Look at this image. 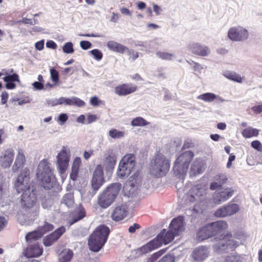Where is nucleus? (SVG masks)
<instances>
[{
	"label": "nucleus",
	"mask_w": 262,
	"mask_h": 262,
	"mask_svg": "<svg viewBox=\"0 0 262 262\" xmlns=\"http://www.w3.org/2000/svg\"><path fill=\"white\" fill-rule=\"evenodd\" d=\"M110 233V228L105 225H100L90 235L88 239L90 249L98 252L106 242Z\"/></svg>",
	"instance_id": "1"
},
{
	"label": "nucleus",
	"mask_w": 262,
	"mask_h": 262,
	"mask_svg": "<svg viewBox=\"0 0 262 262\" xmlns=\"http://www.w3.org/2000/svg\"><path fill=\"white\" fill-rule=\"evenodd\" d=\"M121 184L114 183L109 185L98 196V204L103 209L111 206L116 199L120 189Z\"/></svg>",
	"instance_id": "2"
},
{
	"label": "nucleus",
	"mask_w": 262,
	"mask_h": 262,
	"mask_svg": "<svg viewBox=\"0 0 262 262\" xmlns=\"http://www.w3.org/2000/svg\"><path fill=\"white\" fill-rule=\"evenodd\" d=\"M170 162L163 154L158 152L151 161L150 171L156 177L166 174L170 169Z\"/></svg>",
	"instance_id": "3"
},
{
	"label": "nucleus",
	"mask_w": 262,
	"mask_h": 262,
	"mask_svg": "<svg viewBox=\"0 0 262 262\" xmlns=\"http://www.w3.org/2000/svg\"><path fill=\"white\" fill-rule=\"evenodd\" d=\"M194 156L193 152L187 150L182 152L177 158L173 167V172L176 176L182 179L185 177Z\"/></svg>",
	"instance_id": "4"
},
{
	"label": "nucleus",
	"mask_w": 262,
	"mask_h": 262,
	"mask_svg": "<svg viewBox=\"0 0 262 262\" xmlns=\"http://www.w3.org/2000/svg\"><path fill=\"white\" fill-rule=\"evenodd\" d=\"M36 177L45 189H50L52 187L55 177L50 167V163L47 160L44 159L39 163Z\"/></svg>",
	"instance_id": "5"
},
{
	"label": "nucleus",
	"mask_w": 262,
	"mask_h": 262,
	"mask_svg": "<svg viewBox=\"0 0 262 262\" xmlns=\"http://www.w3.org/2000/svg\"><path fill=\"white\" fill-rule=\"evenodd\" d=\"M20 203L23 208L34 210L32 212L33 216L38 215L39 212V204L38 203V198L36 187L28 191H25L21 195Z\"/></svg>",
	"instance_id": "6"
},
{
	"label": "nucleus",
	"mask_w": 262,
	"mask_h": 262,
	"mask_svg": "<svg viewBox=\"0 0 262 262\" xmlns=\"http://www.w3.org/2000/svg\"><path fill=\"white\" fill-rule=\"evenodd\" d=\"M30 183V170L28 168H25L17 177L15 183L14 187L18 193H24L35 187Z\"/></svg>",
	"instance_id": "7"
},
{
	"label": "nucleus",
	"mask_w": 262,
	"mask_h": 262,
	"mask_svg": "<svg viewBox=\"0 0 262 262\" xmlns=\"http://www.w3.org/2000/svg\"><path fill=\"white\" fill-rule=\"evenodd\" d=\"M135 157L134 154L125 155L119 162L117 175L119 178L127 177L135 166Z\"/></svg>",
	"instance_id": "8"
},
{
	"label": "nucleus",
	"mask_w": 262,
	"mask_h": 262,
	"mask_svg": "<svg viewBox=\"0 0 262 262\" xmlns=\"http://www.w3.org/2000/svg\"><path fill=\"white\" fill-rule=\"evenodd\" d=\"M206 185L202 184H196L192 187L187 193V199L190 202L202 200L207 194Z\"/></svg>",
	"instance_id": "9"
},
{
	"label": "nucleus",
	"mask_w": 262,
	"mask_h": 262,
	"mask_svg": "<svg viewBox=\"0 0 262 262\" xmlns=\"http://www.w3.org/2000/svg\"><path fill=\"white\" fill-rule=\"evenodd\" d=\"M105 183L103 167L100 164L96 166L92 178V189L96 192Z\"/></svg>",
	"instance_id": "10"
},
{
	"label": "nucleus",
	"mask_w": 262,
	"mask_h": 262,
	"mask_svg": "<svg viewBox=\"0 0 262 262\" xmlns=\"http://www.w3.org/2000/svg\"><path fill=\"white\" fill-rule=\"evenodd\" d=\"M249 36L247 30L241 27H232L228 32L230 39L235 41H242L246 40Z\"/></svg>",
	"instance_id": "11"
},
{
	"label": "nucleus",
	"mask_w": 262,
	"mask_h": 262,
	"mask_svg": "<svg viewBox=\"0 0 262 262\" xmlns=\"http://www.w3.org/2000/svg\"><path fill=\"white\" fill-rule=\"evenodd\" d=\"M70 154L67 151L66 147H63L57 156V164L59 172H65L69 166Z\"/></svg>",
	"instance_id": "12"
},
{
	"label": "nucleus",
	"mask_w": 262,
	"mask_h": 262,
	"mask_svg": "<svg viewBox=\"0 0 262 262\" xmlns=\"http://www.w3.org/2000/svg\"><path fill=\"white\" fill-rule=\"evenodd\" d=\"M239 210V206L236 204H228L217 209L214 215L218 217H225L235 214Z\"/></svg>",
	"instance_id": "13"
},
{
	"label": "nucleus",
	"mask_w": 262,
	"mask_h": 262,
	"mask_svg": "<svg viewBox=\"0 0 262 262\" xmlns=\"http://www.w3.org/2000/svg\"><path fill=\"white\" fill-rule=\"evenodd\" d=\"M138 87L132 83H124L115 88V93L119 96H127L135 92Z\"/></svg>",
	"instance_id": "14"
},
{
	"label": "nucleus",
	"mask_w": 262,
	"mask_h": 262,
	"mask_svg": "<svg viewBox=\"0 0 262 262\" xmlns=\"http://www.w3.org/2000/svg\"><path fill=\"white\" fill-rule=\"evenodd\" d=\"M117 157L112 149L108 150L104 155L103 166L107 171H112L116 163Z\"/></svg>",
	"instance_id": "15"
},
{
	"label": "nucleus",
	"mask_w": 262,
	"mask_h": 262,
	"mask_svg": "<svg viewBox=\"0 0 262 262\" xmlns=\"http://www.w3.org/2000/svg\"><path fill=\"white\" fill-rule=\"evenodd\" d=\"M184 224V217L180 215L172 220L169 225V229L177 236L179 235L185 230Z\"/></svg>",
	"instance_id": "16"
},
{
	"label": "nucleus",
	"mask_w": 262,
	"mask_h": 262,
	"mask_svg": "<svg viewBox=\"0 0 262 262\" xmlns=\"http://www.w3.org/2000/svg\"><path fill=\"white\" fill-rule=\"evenodd\" d=\"M66 228L62 226L55 230L50 234L46 236L43 239V243L45 246H50L65 232Z\"/></svg>",
	"instance_id": "17"
},
{
	"label": "nucleus",
	"mask_w": 262,
	"mask_h": 262,
	"mask_svg": "<svg viewBox=\"0 0 262 262\" xmlns=\"http://www.w3.org/2000/svg\"><path fill=\"white\" fill-rule=\"evenodd\" d=\"M14 157V151L11 148L5 150L0 157V165L3 168H9L11 166Z\"/></svg>",
	"instance_id": "18"
},
{
	"label": "nucleus",
	"mask_w": 262,
	"mask_h": 262,
	"mask_svg": "<svg viewBox=\"0 0 262 262\" xmlns=\"http://www.w3.org/2000/svg\"><path fill=\"white\" fill-rule=\"evenodd\" d=\"M177 236L174 233L169 230L166 231L165 229H163L160 233L156 236L155 239H157L160 243V246L163 244H167L172 241L174 236Z\"/></svg>",
	"instance_id": "19"
},
{
	"label": "nucleus",
	"mask_w": 262,
	"mask_h": 262,
	"mask_svg": "<svg viewBox=\"0 0 262 262\" xmlns=\"http://www.w3.org/2000/svg\"><path fill=\"white\" fill-rule=\"evenodd\" d=\"M42 252L43 248L38 243L29 246L24 251L25 255L27 257H38Z\"/></svg>",
	"instance_id": "20"
},
{
	"label": "nucleus",
	"mask_w": 262,
	"mask_h": 262,
	"mask_svg": "<svg viewBox=\"0 0 262 262\" xmlns=\"http://www.w3.org/2000/svg\"><path fill=\"white\" fill-rule=\"evenodd\" d=\"M214 236L210 224L201 227L196 233V238L198 241H203L209 237Z\"/></svg>",
	"instance_id": "21"
},
{
	"label": "nucleus",
	"mask_w": 262,
	"mask_h": 262,
	"mask_svg": "<svg viewBox=\"0 0 262 262\" xmlns=\"http://www.w3.org/2000/svg\"><path fill=\"white\" fill-rule=\"evenodd\" d=\"M26 157L22 149H19L14 163L12 166L14 172H18L19 169L23 168L26 163Z\"/></svg>",
	"instance_id": "22"
},
{
	"label": "nucleus",
	"mask_w": 262,
	"mask_h": 262,
	"mask_svg": "<svg viewBox=\"0 0 262 262\" xmlns=\"http://www.w3.org/2000/svg\"><path fill=\"white\" fill-rule=\"evenodd\" d=\"M128 210L124 206H117L114 209L111 217L115 221H120L124 219L127 214Z\"/></svg>",
	"instance_id": "23"
},
{
	"label": "nucleus",
	"mask_w": 262,
	"mask_h": 262,
	"mask_svg": "<svg viewBox=\"0 0 262 262\" xmlns=\"http://www.w3.org/2000/svg\"><path fill=\"white\" fill-rule=\"evenodd\" d=\"M213 236L221 234L228 227L227 223L225 221H218L210 223Z\"/></svg>",
	"instance_id": "24"
},
{
	"label": "nucleus",
	"mask_w": 262,
	"mask_h": 262,
	"mask_svg": "<svg viewBox=\"0 0 262 262\" xmlns=\"http://www.w3.org/2000/svg\"><path fill=\"white\" fill-rule=\"evenodd\" d=\"M160 247V243L157 239H153L143 245L138 251L141 254H145Z\"/></svg>",
	"instance_id": "25"
},
{
	"label": "nucleus",
	"mask_w": 262,
	"mask_h": 262,
	"mask_svg": "<svg viewBox=\"0 0 262 262\" xmlns=\"http://www.w3.org/2000/svg\"><path fill=\"white\" fill-rule=\"evenodd\" d=\"M190 50L192 53L201 56H206L209 53V49L208 47L202 46L198 43L191 45Z\"/></svg>",
	"instance_id": "26"
},
{
	"label": "nucleus",
	"mask_w": 262,
	"mask_h": 262,
	"mask_svg": "<svg viewBox=\"0 0 262 262\" xmlns=\"http://www.w3.org/2000/svg\"><path fill=\"white\" fill-rule=\"evenodd\" d=\"M215 182L211 183L210 185V189L214 190L222 188L223 185L227 183L228 179L226 175L224 174H219L214 177Z\"/></svg>",
	"instance_id": "27"
},
{
	"label": "nucleus",
	"mask_w": 262,
	"mask_h": 262,
	"mask_svg": "<svg viewBox=\"0 0 262 262\" xmlns=\"http://www.w3.org/2000/svg\"><path fill=\"white\" fill-rule=\"evenodd\" d=\"M209 255V251L205 247H200L195 249L192 253V257L195 260L202 261Z\"/></svg>",
	"instance_id": "28"
},
{
	"label": "nucleus",
	"mask_w": 262,
	"mask_h": 262,
	"mask_svg": "<svg viewBox=\"0 0 262 262\" xmlns=\"http://www.w3.org/2000/svg\"><path fill=\"white\" fill-rule=\"evenodd\" d=\"M3 80L6 82L5 87L8 90H13L16 88L14 82H20L19 76L16 73L8 75L3 78Z\"/></svg>",
	"instance_id": "29"
},
{
	"label": "nucleus",
	"mask_w": 262,
	"mask_h": 262,
	"mask_svg": "<svg viewBox=\"0 0 262 262\" xmlns=\"http://www.w3.org/2000/svg\"><path fill=\"white\" fill-rule=\"evenodd\" d=\"M205 169V164L201 159H195L193 162L190 172L194 176L202 173Z\"/></svg>",
	"instance_id": "30"
},
{
	"label": "nucleus",
	"mask_w": 262,
	"mask_h": 262,
	"mask_svg": "<svg viewBox=\"0 0 262 262\" xmlns=\"http://www.w3.org/2000/svg\"><path fill=\"white\" fill-rule=\"evenodd\" d=\"M107 47L109 50L119 53H123L128 50L126 47L113 40L108 41Z\"/></svg>",
	"instance_id": "31"
},
{
	"label": "nucleus",
	"mask_w": 262,
	"mask_h": 262,
	"mask_svg": "<svg viewBox=\"0 0 262 262\" xmlns=\"http://www.w3.org/2000/svg\"><path fill=\"white\" fill-rule=\"evenodd\" d=\"M141 181L140 173L137 171L129 178L125 184V186H128L133 188L139 185L141 183Z\"/></svg>",
	"instance_id": "32"
},
{
	"label": "nucleus",
	"mask_w": 262,
	"mask_h": 262,
	"mask_svg": "<svg viewBox=\"0 0 262 262\" xmlns=\"http://www.w3.org/2000/svg\"><path fill=\"white\" fill-rule=\"evenodd\" d=\"M233 192L234 190L232 188H225L224 191L219 193V199L215 203L220 204L221 202H225L233 195Z\"/></svg>",
	"instance_id": "33"
},
{
	"label": "nucleus",
	"mask_w": 262,
	"mask_h": 262,
	"mask_svg": "<svg viewBox=\"0 0 262 262\" xmlns=\"http://www.w3.org/2000/svg\"><path fill=\"white\" fill-rule=\"evenodd\" d=\"M65 104L69 105H74L78 107L84 106L85 103L84 101L77 97H73L71 98H66Z\"/></svg>",
	"instance_id": "34"
},
{
	"label": "nucleus",
	"mask_w": 262,
	"mask_h": 262,
	"mask_svg": "<svg viewBox=\"0 0 262 262\" xmlns=\"http://www.w3.org/2000/svg\"><path fill=\"white\" fill-rule=\"evenodd\" d=\"M73 255L72 251L70 250L62 251L59 255V262H70Z\"/></svg>",
	"instance_id": "35"
},
{
	"label": "nucleus",
	"mask_w": 262,
	"mask_h": 262,
	"mask_svg": "<svg viewBox=\"0 0 262 262\" xmlns=\"http://www.w3.org/2000/svg\"><path fill=\"white\" fill-rule=\"evenodd\" d=\"M42 236L39 232L38 229L32 232H28L26 235V241L27 242H31L40 238Z\"/></svg>",
	"instance_id": "36"
},
{
	"label": "nucleus",
	"mask_w": 262,
	"mask_h": 262,
	"mask_svg": "<svg viewBox=\"0 0 262 262\" xmlns=\"http://www.w3.org/2000/svg\"><path fill=\"white\" fill-rule=\"evenodd\" d=\"M259 134V131L257 129L252 127H248L244 129L242 132V135L245 138H251L256 137Z\"/></svg>",
	"instance_id": "37"
},
{
	"label": "nucleus",
	"mask_w": 262,
	"mask_h": 262,
	"mask_svg": "<svg viewBox=\"0 0 262 262\" xmlns=\"http://www.w3.org/2000/svg\"><path fill=\"white\" fill-rule=\"evenodd\" d=\"M86 216V211L84 207L80 206L76 212V214L73 219L72 224L78 222V221L83 219Z\"/></svg>",
	"instance_id": "38"
},
{
	"label": "nucleus",
	"mask_w": 262,
	"mask_h": 262,
	"mask_svg": "<svg viewBox=\"0 0 262 262\" xmlns=\"http://www.w3.org/2000/svg\"><path fill=\"white\" fill-rule=\"evenodd\" d=\"M224 75L227 78L230 80L238 83L242 82V78L241 76L235 72L227 71L226 72Z\"/></svg>",
	"instance_id": "39"
},
{
	"label": "nucleus",
	"mask_w": 262,
	"mask_h": 262,
	"mask_svg": "<svg viewBox=\"0 0 262 262\" xmlns=\"http://www.w3.org/2000/svg\"><path fill=\"white\" fill-rule=\"evenodd\" d=\"M37 229L41 235L43 236L46 233L53 230L54 229V226L52 224L45 221L43 225L42 226H39Z\"/></svg>",
	"instance_id": "40"
},
{
	"label": "nucleus",
	"mask_w": 262,
	"mask_h": 262,
	"mask_svg": "<svg viewBox=\"0 0 262 262\" xmlns=\"http://www.w3.org/2000/svg\"><path fill=\"white\" fill-rule=\"evenodd\" d=\"M217 96L213 93H206L198 96L197 98L205 102H210L214 101Z\"/></svg>",
	"instance_id": "41"
},
{
	"label": "nucleus",
	"mask_w": 262,
	"mask_h": 262,
	"mask_svg": "<svg viewBox=\"0 0 262 262\" xmlns=\"http://www.w3.org/2000/svg\"><path fill=\"white\" fill-rule=\"evenodd\" d=\"M62 203L68 207H71L74 204V199L73 194L72 193H68L66 194L62 198Z\"/></svg>",
	"instance_id": "42"
},
{
	"label": "nucleus",
	"mask_w": 262,
	"mask_h": 262,
	"mask_svg": "<svg viewBox=\"0 0 262 262\" xmlns=\"http://www.w3.org/2000/svg\"><path fill=\"white\" fill-rule=\"evenodd\" d=\"M149 124V122L141 117H138L133 119L131 122V125L133 126H143Z\"/></svg>",
	"instance_id": "43"
},
{
	"label": "nucleus",
	"mask_w": 262,
	"mask_h": 262,
	"mask_svg": "<svg viewBox=\"0 0 262 262\" xmlns=\"http://www.w3.org/2000/svg\"><path fill=\"white\" fill-rule=\"evenodd\" d=\"M50 73L51 75V79L54 83L55 85L57 84L59 81L58 72L52 68L50 70Z\"/></svg>",
	"instance_id": "44"
},
{
	"label": "nucleus",
	"mask_w": 262,
	"mask_h": 262,
	"mask_svg": "<svg viewBox=\"0 0 262 262\" xmlns=\"http://www.w3.org/2000/svg\"><path fill=\"white\" fill-rule=\"evenodd\" d=\"M109 135L111 138L114 139L120 138L124 136V132L114 128L110 130Z\"/></svg>",
	"instance_id": "45"
},
{
	"label": "nucleus",
	"mask_w": 262,
	"mask_h": 262,
	"mask_svg": "<svg viewBox=\"0 0 262 262\" xmlns=\"http://www.w3.org/2000/svg\"><path fill=\"white\" fill-rule=\"evenodd\" d=\"M157 56L164 60H170L172 59L173 57V54L165 52H158L156 53Z\"/></svg>",
	"instance_id": "46"
},
{
	"label": "nucleus",
	"mask_w": 262,
	"mask_h": 262,
	"mask_svg": "<svg viewBox=\"0 0 262 262\" xmlns=\"http://www.w3.org/2000/svg\"><path fill=\"white\" fill-rule=\"evenodd\" d=\"M62 50L65 53H73L74 51L73 43L71 42L66 43L63 46Z\"/></svg>",
	"instance_id": "47"
},
{
	"label": "nucleus",
	"mask_w": 262,
	"mask_h": 262,
	"mask_svg": "<svg viewBox=\"0 0 262 262\" xmlns=\"http://www.w3.org/2000/svg\"><path fill=\"white\" fill-rule=\"evenodd\" d=\"M90 52L96 60H100L102 58L103 54L98 49H93Z\"/></svg>",
	"instance_id": "48"
},
{
	"label": "nucleus",
	"mask_w": 262,
	"mask_h": 262,
	"mask_svg": "<svg viewBox=\"0 0 262 262\" xmlns=\"http://www.w3.org/2000/svg\"><path fill=\"white\" fill-rule=\"evenodd\" d=\"M157 262H174V257L170 254H166Z\"/></svg>",
	"instance_id": "49"
},
{
	"label": "nucleus",
	"mask_w": 262,
	"mask_h": 262,
	"mask_svg": "<svg viewBox=\"0 0 262 262\" xmlns=\"http://www.w3.org/2000/svg\"><path fill=\"white\" fill-rule=\"evenodd\" d=\"M81 159L79 157H76L73 163L72 169L79 170L81 164Z\"/></svg>",
	"instance_id": "50"
},
{
	"label": "nucleus",
	"mask_w": 262,
	"mask_h": 262,
	"mask_svg": "<svg viewBox=\"0 0 262 262\" xmlns=\"http://www.w3.org/2000/svg\"><path fill=\"white\" fill-rule=\"evenodd\" d=\"M251 146L259 151H262V145L258 140H255L251 142Z\"/></svg>",
	"instance_id": "51"
},
{
	"label": "nucleus",
	"mask_w": 262,
	"mask_h": 262,
	"mask_svg": "<svg viewBox=\"0 0 262 262\" xmlns=\"http://www.w3.org/2000/svg\"><path fill=\"white\" fill-rule=\"evenodd\" d=\"M68 119V116L66 114L63 113L59 115L58 118V123L62 125Z\"/></svg>",
	"instance_id": "52"
},
{
	"label": "nucleus",
	"mask_w": 262,
	"mask_h": 262,
	"mask_svg": "<svg viewBox=\"0 0 262 262\" xmlns=\"http://www.w3.org/2000/svg\"><path fill=\"white\" fill-rule=\"evenodd\" d=\"M80 45L81 48L83 50H87L90 48L92 46L91 43L86 40H82L80 41Z\"/></svg>",
	"instance_id": "53"
},
{
	"label": "nucleus",
	"mask_w": 262,
	"mask_h": 262,
	"mask_svg": "<svg viewBox=\"0 0 262 262\" xmlns=\"http://www.w3.org/2000/svg\"><path fill=\"white\" fill-rule=\"evenodd\" d=\"M194 147V144L190 140H186L185 141L182 146V149H186Z\"/></svg>",
	"instance_id": "54"
},
{
	"label": "nucleus",
	"mask_w": 262,
	"mask_h": 262,
	"mask_svg": "<svg viewBox=\"0 0 262 262\" xmlns=\"http://www.w3.org/2000/svg\"><path fill=\"white\" fill-rule=\"evenodd\" d=\"M9 98L8 93L6 91L3 92L1 94V103L5 104L7 103Z\"/></svg>",
	"instance_id": "55"
},
{
	"label": "nucleus",
	"mask_w": 262,
	"mask_h": 262,
	"mask_svg": "<svg viewBox=\"0 0 262 262\" xmlns=\"http://www.w3.org/2000/svg\"><path fill=\"white\" fill-rule=\"evenodd\" d=\"M253 112L256 114H259L262 112V104L255 105L251 108Z\"/></svg>",
	"instance_id": "56"
},
{
	"label": "nucleus",
	"mask_w": 262,
	"mask_h": 262,
	"mask_svg": "<svg viewBox=\"0 0 262 262\" xmlns=\"http://www.w3.org/2000/svg\"><path fill=\"white\" fill-rule=\"evenodd\" d=\"M140 228V226L137 223H134L133 226H130L128 228V232L130 233H134L136 229Z\"/></svg>",
	"instance_id": "57"
},
{
	"label": "nucleus",
	"mask_w": 262,
	"mask_h": 262,
	"mask_svg": "<svg viewBox=\"0 0 262 262\" xmlns=\"http://www.w3.org/2000/svg\"><path fill=\"white\" fill-rule=\"evenodd\" d=\"M97 119V117L95 115L88 114L87 116V123L90 124L93 122H95Z\"/></svg>",
	"instance_id": "58"
},
{
	"label": "nucleus",
	"mask_w": 262,
	"mask_h": 262,
	"mask_svg": "<svg viewBox=\"0 0 262 262\" xmlns=\"http://www.w3.org/2000/svg\"><path fill=\"white\" fill-rule=\"evenodd\" d=\"M35 47L36 50L38 51L42 50L44 48V40H41L37 41L35 45Z\"/></svg>",
	"instance_id": "59"
},
{
	"label": "nucleus",
	"mask_w": 262,
	"mask_h": 262,
	"mask_svg": "<svg viewBox=\"0 0 262 262\" xmlns=\"http://www.w3.org/2000/svg\"><path fill=\"white\" fill-rule=\"evenodd\" d=\"M46 46L47 48H51L52 49H55L57 48L56 43L53 40H48L46 42Z\"/></svg>",
	"instance_id": "60"
},
{
	"label": "nucleus",
	"mask_w": 262,
	"mask_h": 262,
	"mask_svg": "<svg viewBox=\"0 0 262 262\" xmlns=\"http://www.w3.org/2000/svg\"><path fill=\"white\" fill-rule=\"evenodd\" d=\"M7 224V221L5 217L0 216V231L3 229Z\"/></svg>",
	"instance_id": "61"
},
{
	"label": "nucleus",
	"mask_w": 262,
	"mask_h": 262,
	"mask_svg": "<svg viewBox=\"0 0 262 262\" xmlns=\"http://www.w3.org/2000/svg\"><path fill=\"white\" fill-rule=\"evenodd\" d=\"M35 89L37 90H41L43 89V84L42 82L35 81L32 84Z\"/></svg>",
	"instance_id": "62"
},
{
	"label": "nucleus",
	"mask_w": 262,
	"mask_h": 262,
	"mask_svg": "<svg viewBox=\"0 0 262 262\" xmlns=\"http://www.w3.org/2000/svg\"><path fill=\"white\" fill-rule=\"evenodd\" d=\"M99 101L96 96L92 97L90 99V103L93 106H97L99 105Z\"/></svg>",
	"instance_id": "63"
},
{
	"label": "nucleus",
	"mask_w": 262,
	"mask_h": 262,
	"mask_svg": "<svg viewBox=\"0 0 262 262\" xmlns=\"http://www.w3.org/2000/svg\"><path fill=\"white\" fill-rule=\"evenodd\" d=\"M78 172L79 170L72 169V171L70 174L71 178L73 180H76L78 177Z\"/></svg>",
	"instance_id": "64"
}]
</instances>
